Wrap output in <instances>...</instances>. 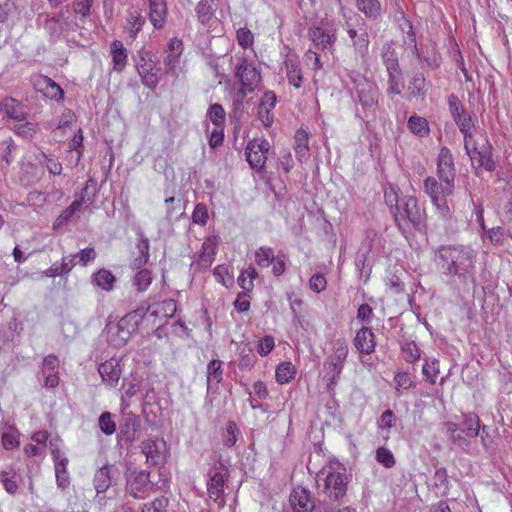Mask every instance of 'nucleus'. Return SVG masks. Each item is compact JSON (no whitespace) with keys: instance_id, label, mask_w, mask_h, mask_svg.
Returning a JSON list of instances; mask_svg holds the SVG:
<instances>
[{"instance_id":"nucleus-23","label":"nucleus","mask_w":512,"mask_h":512,"mask_svg":"<svg viewBox=\"0 0 512 512\" xmlns=\"http://www.w3.org/2000/svg\"><path fill=\"white\" fill-rule=\"evenodd\" d=\"M357 9L369 21L378 23L383 18V8L379 0H355Z\"/></svg>"},{"instance_id":"nucleus-13","label":"nucleus","mask_w":512,"mask_h":512,"mask_svg":"<svg viewBox=\"0 0 512 512\" xmlns=\"http://www.w3.org/2000/svg\"><path fill=\"white\" fill-rule=\"evenodd\" d=\"M119 476V469L112 464L100 467L94 475L93 483L97 494L106 492Z\"/></svg>"},{"instance_id":"nucleus-49","label":"nucleus","mask_w":512,"mask_h":512,"mask_svg":"<svg viewBox=\"0 0 512 512\" xmlns=\"http://www.w3.org/2000/svg\"><path fill=\"white\" fill-rule=\"evenodd\" d=\"M79 203L80 201H73L65 210H63L55 220L53 228L55 229L67 224L75 215V213L81 209Z\"/></svg>"},{"instance_id":"nucleus-10","label":"nucleus","mask_w":512,"mask_h":512,"mask_svg":"<svg viewBox=\"0 0 512 512\" xmlns=\"http://www.w3.org/2000/svg\"><path fill=\"white\" fill-rule=\"evenodd\" d=\"M437 174L441 181L447 183V192L454 189L456 171L452 153L447 147H442L438 154Z\"/></svg>"},{"instance_id":"nucleus-18","label":"nucleus","mask_w":512,"mask_h":512,"mask_svg":"<svg viewBox=\"0 0 512 512\" xmlns=\"http://www.w3.org/2000/svg\"><path fill=\"white\" fill-rule=\"evenodd\" d=\"M141 429V419L138 415L128 413L123 416V422L119 425L120 435L128 443L137 439V433Z\"/></svg>"},{"instance_id":"nucleus-43","label":"nucleus","mask_w":512,"mask_h":512,"mask_svg":"<svg viewBox=\"0 0 512 512\" xmlns=\"http://www.w3.org/2000/svg\"><path fill=\"white\" fill-rule=\"evenodd\" d=\"M295 373V366L291 362H281L276 368V381L280 384L288 383L294 378Z\"/></svg>"},{"instance_id":"nucleus-32","label":"nucleus","mask_w":512,"mask_h":512,"mask_svg":"<svg viewBox=\"0 0 512 512\" xmlns=\"http://www.w3.org/2000/svg\"><path fill=\"white\" fill-rule=\"evenodd\" d=\"M447 183L441 184L433 177H427L424 181V190L433 201L436 198L446 197L451 195L453 189L447 192Z\"/></svg>"},{"instance_id":"nucleus-17","label":"nucleus","mask_w":512,"mask_h":512,"mask_svg":"<svg viewBox=\"0 0 512 512\" xmlns=\"http://www.w3.org/2000/svg\"><path fill=\"white\" fill-rule=\"evenodd\" d=\"M54 464L57 486L66 489L70 485V477L67 471L68 459L63 456L58 448L51 451Z\"/></svg>"},{"instance_id":"nucleus-39","label":"nucleus","mask_w":512,"mask_h":512,"mask_svg":"<svg viewBox=\"0 0 512 512\" xmlns=\"http://www.w3.org/2000/svg\"><path fill=\"white\" fill-rule=\"evenodd\" d=\"M215 0H200L197 4L195 10L197 13V17L199 22L202 24H207L213 17L215 13L214 8Z\"/></svg>"},{"instance_id":"nucleus-36","label":"nucleus","mask_w":512,"mask_h":512,"mask_svg":"<svg viewBox=\"0 0 512 512\" xmlns=\"http://www.w3.org/2000/svg\"><path fill=\"white\" fill-rule=\"evenodd\" d=\"M97 194V181L90 177L85 186L81 189L80 193L74 201H80V208L84 203L92 204L95 201Z\"/></svg>"},{"instance_id":"nucleus-64","label":"nucleus","mask_w":512,"mask_h":512,"mask_svg":"<svg viewBox=\"0 0 512 512\" xmlns=\"http://www.w3.org/2000/svg\"><path fill=\"white\" fill-rule=\"evenodd\" d=\"M168 502L166 497L156 498L148 505H145L143 512H167Z\"/></svg>"},{"instance_id":"nucleus-33","label":"nucleus","mask_w":512,"mask_h":512,"mask_svg":"<svg viewBox=\"0 0 512 512\" xmlns=\"http://www.w3.org/2000/svg\"><path fill=\"white\" fill-rule=\"evenodd\" d=\"M139 240L136 245L139 255L132 261L131 265L134 269L143 267L149 259V239L144 236L142 231H139Z\"/></svg>"},{"instance_id":"nucleus-40","label":"nucleus","mask_w":512,"mask_h":512,"mask_svg":"<svg viewBox=\"0 0 512 512\" xmlns=\"http://www.w3.org/2000/svg\"><path fill=\"white\" fill-rule=\"evenodd\" d=\"M41 84L43 85L41 90L43 91L45 97L56 101L63 99V89L51 78L43 77Z\"/></svg>"},{"instance_id":"nucleus-38","label":"nucleus","mask_w":512,"mask_h":512,"mask_svg":"<svg viewBox=\"0 0 512 512\" xmlns=\"http://www.w3.org/2000/svg\"><path fill=\"white\" fill-rule=\"evenodd\" d=\"M388 89L387 92L393 95H400L404 87L403 73L401 68L387 71Z\"/></svg>"},{"instance_id":"nucleus-55","label":"nucleus","mask_w":512,"mask_h":512,"mask_svg":"<svg viewBox=\"0 0 512 512\" xmlns=\"http://www.w3.org/2000/svg\"><path fill=\"white\" fill-rule=\"evenodd\" d=\"M151 281V272L148 269H141L136 273L133 284L139 292H143L149 287Z\"/></svg>"},{"instance_id":"nucleus-47","label":"nucleus","mask_w":512,"mask_h":512,"mask_svg":"<svg viewBox=\"0 0 512 512\" xmlns=\"http://www.w3.org/2000/svg\"><path fill=\"white\" fill-rule=\"evenodd\" d=\"M369 257H370L369 255L358 250L356 258H355V266H356L357 270L359 271L360 277L365 278V281H367L369 279L370 273H371V265H370Z\"/></svg>"},{"instance_id":"nucleus-48","label":"nucleus","mask_w":512,"mask_h":512,"mask_svg":"<svg viewBox=\"0 0 512 512\" xmlns=\"http://www.w3.org/2000/svg\"><path fill=\"white\" fill-rule=\"evenodd\" d=\"M257 361L254 351L250 347H244L240 352L238 367L244 371H250Z\"/></svg>"},{"instance_id":"nucleus-44","label":"nucleus","mask_w":512,"mask_h":512,"mask_svg":"<svg viewBox=\"0 0 512 512\" xmlns=\"http://www.w3.org/2000/svg\"><path fill=\"white\" fill-rule=\"evenodd\" d=\"M408 128L412 133L420 137H425L430 132L428 121L425 118L417 115L411 116L409 118Z\"/></svg>"},{"instance_id":"nucleus-52","label":"nucleus","mask_w":512,"mask_h":512,"mask_svg":"<svg viewBox=\"0 0 512 512\" xmlns=\"http://www.w3.org/2000/svg\"><path fill=\"white\" fill-rule=\"evenodd\" d=\"M401 351L404 359L409 363H413L420 359V350L414 341L401 342Z\"/></svg>"},{"instance_id":"nucleus-19","label":"nucleus","mask_w":512,"mask_h":512,"mask_svg":"<svg viewBox=\"0 0 512 512\" xmlns=\"http://www.w3.org/2000/svg\"><path fill=\"white\" fill-rule=\"evenodd\" d=\"M405 24L409 28L407 34L410 39V41L414 44L413 46V53L414 55L420 60L425 63V65L431 69H436L441 64V56L438 54L435 49H432L431 51L427 52L426 56H421V53L419 52V49L416 45V37L415 33L413 31V26L409 20H405Z\"/></svg>"},{"instance_id":"nucleus-62","label":"nucleus","mask_w":512,"mask_h":512,"mask_svg":"<svg viewBox=\"0 0 512 512\" xmlns=\"http://www.w3.org/2000/svg\"><path fill=\"white\" fill-rule=\"evenodd\" d=\"M239 430L235 422L229 421L226 426V433L224 435V445L226 447H232L237 441V434Z\"/></svg>"},{"instance_id":"nucleus-46","label":"nucleus","mask_w":512,"mask_h":512,"mask_svg":"<svg viewBox=\"0 0 512 512\" xmlns=\"http://www.w3.org/2000/svg\"><path fill=\"white\" fill-rule=\"evenodd\" d=\"M275 258L274 250L271 247L261 246L255 252V262L260 267H269L270 264L274 262Z\"/></svg>"},{"instance_id":"nucleus-22","label":"nucleus","mask_w":512,"mask_h":512,"mask_svg":"<svg viewBox=\"0 0 512 512\" xmlns=\"http://www.w3.org/2000/svg\"><path fill=\"white\" fill-rule=\"evenodd\" d=\"M98 372L105 383L112 387L115 386L121 376L119 361L111 358L110 360L101 363L98 367Z\"/></svg>"},{"instance_id":"nucleus-28","label":"nucleus","mask_w":512,"mask_h":512,"mask_svg":"<svg viewBox=\"0 0 512 512\" xmlns=\"http://www.w3.org/2000/svg\"><path fill=\"white\" fill-rule=\"evenodd\" d=\"M207 492L211 499L219 505H223V492H224V477L221 472H215L210 475L207 482Z\"/></svg>"},{"instance_id":"nucleus-6","label":"nucleus","mask_w":512,"mask_h":512,"mask_svg":"<svg viewBox=\"0 0 512 512\" xmlns=\"http://www.w3.org/2000/svg\"><path fill=\"white\" fill-rule=\"evenodd\" d=\"M355 84L358 101L362 106L364 116L368 117L370 113L373 114L375 112L378 106V87L374 82L366 78H361Z\"/></svg>"},{"instance_id":"nucleus-63","label":"nucleus","mask_w":512,"mask_h":512,"mask_svg":"<svg viewBox=\"0 0 512 512\" xmlns=\"http://www.w3.org/2000/svg\"><path fill=\"white\" fill-rule=\"evenodd\" d=\"M422 372L427 379H429V382L431 384H435L436 376L439 373V361L436 359H433L431 362H426L423 365Z\"/></svg>"},{"instance_id":"nucleus-16","label":"nucleus","mask_w":512,"mask_h":512,"mask_svg":"<svg viewBox=\"0 0 512 512\" xmlns=\"http://www.w3.org/2000/svg\"><path fill=\"white\" fill-rule=\"evenodd\" d=\"M353 344L359 353L370 355L376 347L375 334L369 327L363 326L356 332Z\"/></svg>"},{"instance_id":"nucleus-25","label":"nucleus","mask_w":512,"mask_h":512,"mask_svg":"<svg viewBox=\"0 0 512 512\" xmlns=\"http://www.w3.org/2000/svg\"><path fill=\"white\" fill-rule=\"evenodd\" d=\"M345 362L342 360H335L334 357L329 356L324 363V371L327 378V388L329 391L333 390L340 379V375L344 368Z\"/></svg>"},{"instance_id":"nucleus-9","label":"nucleus","mask_w":512,"mask_h":512,"mask_svg":"<svg viewBox=\"0 0 512 512\" xmlns=\"http://www.w3.org/2000/svg\"><path fill=\"white\" fill-rule=\"evenodd\" d=\"M270 143L266 139H253L247 144L245 154L250 167L256 170L264 168Z\"/></svg>"},{"instance_id":"nucleus-54","label":"nucleus","mask_w":512,"mask_h":512,"mask_svg":"<svg viewBox=\"0 0 512 512\" xmlns=\"http://www.w3.org/2000/svg\"><path fill=\"white\" fill-rule=\"evenodd\" d=\"M13 131L16 135L23 139H32L37 132V124L26 121L24 123L15 125L13 127Z\"/></svg>"},{"instance_id":"nucleus-14","label":"nucleus","mask_w":512,"mask_h":512,"mask_svg":"<svg viewBox=\"0 0 512 512\" xmlns=\"http://www.w3.org/2000/svg\"><path fill=\"white\" fill-rule=\"evenodd\" d=\"M0 112L18 122L26 120L28 115L25 105L13 97H5L0 101Z\"/></svg>"},{"instance_id":"nucleus-4","label":"nucleus","mask_w":512,"mask_h":512,"mask_svg":"<svg viewBox=\"0 0 512 512\" xmlns=\"http://www.w3.org/2000/svg\"><path fill=\"white\" fill-rule=\"evenodd\" d=\"M237 64L235 67V77L241 84L240 89L246 92H253L262 81L260 71L248 61L245 55L237 56Z\"/></svg>"},{"instance_id":"nucleus-41","label":"nucleus","mask_w":512,"mask_h":512,"mask_svg":"<svg viewBox=\"0 0 512 512\" xmlns=\"http://www.w3.org/2000/svg\"><path fill=\"white\" fill-rule=\"evenodd\" d=\"M381 59L386 71L400 68L398 55L391 44H384L381 52Z\"/></svg>"},{"instance_id":"nucleus-2","label":"nucleus","mask_w":512,"mask_h":512,"mask_svg":"<svg viewBox=\"0 0 512 512\" xmlns=\"http://www.w3.org/2000/svg\"><path fill=\"white\" fill-rule=\"evenodd\" d=\"M393 217L396 226L402 233L411 228L421 233L427 229L426 209L413 196H403L399 209L394 211Z\"/></svg>"},{"instance_id":"nucleus-12","label":"nucleus","mask_w":512,"mask_h":512,"mask_svg":"<svg viewBox=\"0 0 512 512\" xmlns=\"http://www.w3.org/2000/svg\"><path fill=\"white\" fill-rule=\"evenodd\" d=\"M346 32L349 38L352 40V45L356 55L362 59L366 58L369 54V35L366 28L361 27L359 30L352 27L349 22L345 23Z\"/></svg>"},{"instance_id":"nucleus-20","label":"nucleus","mask_w":512,"mask_h":512,"mask_svg":"<svg viewBox=\"0 0 512 512\" xmlns=\"http://www.w3.org/2000/svg\"><path fill=\"white\" fill-rule=\"evenodd\" d=\"M149 20L155 29H162L166 24L168 9L166 0H148Z\"/></svg>"},{"instance_id":"nucleus-59","label":"nucleus","mask_w":512,"mask_h":512,"mask_svg":"<svg viewBox=\"0 0 512 512\" xmlns=\"http://www.w3.org/2000/svg\"><path fill=\"white\" fill-rule=\"evenodd\" d=\"M216 280L223 284L225 287H229L233 283V277L230 275L229 268L225 265H218L215 267L213 272Z\"/></svg>"},{"instance_id":"nucleus-27","label":"nucleus","mask_w":512,"mask_h":512,"mask_svg":"<svg viewBox=\"0 0 512 512\" xmlns=\"http://www.w3.org/2000/svg\"><path fill=\"white\" fill-rule=\"evenodd\" d=\"M183 52V42L178 38L170 39L168 43V49L166 50V56L164 58V65L167 72L175 70L179 63V58Z\"/></svg>"},{"instance_id":"nucleus-37","label":"nucleus","mask_w":512,"mask_h":512,"mask_svg":"<svg viewBox=\"0 0 512 512\" xmlns=\"http://www.w3.org/2000/svg\"><path fill=\"white\" fill-rule=\"evenodd\" d=\"M92 282L105 291H111L116 277L107 269H100L92 276Z\"/></svg>"},{"instance_id":"nucleus-29","label":"nucleus","mask_w":512,"mask_h":512,"mask_svg":"<svg viewBox=\"0 0 512 512\" xmlns=\"http://www.w3.org/2000/svg\"><path fill=\"white\" fill-rule=\"evenodd\" d=\"M150 310V305L146 303H142L133 311L127 313L124 317L120 319L121 325H126L130 327L132 331L137 332L139 325L142 323L144 317Z\"/></svg>"},{"instance_id":"nucleus-8","label":"nucleus","mask_w":512,"mask_h":512,"mask_svg":"<svg viewBox=\"0 0 512 512\" xmlns=\"http://www.w3.org/2000/svg\"><path fill=\"white\" fill-rule=\"evenodd\" d=\"M466 154L469 156L471 164L476 170V174H479V169H484L488 172H492L496 169V163L492 156V145L488 140L480 147H478L476 143H473L472 151Z\"/></svg>"},{"instance_id":"nucleus-21","label":"nucleus","mask_w":512,"mask_h":512,"mask_svg":"<svg viewBox=\"0 0 512 512\" xmlns=\"http://www.w3.org/2000/svg\"><path fill=\"white\" fill-rule=\"evenodd\" d=\"M308 35L314 45L321 50L330 49L336 41L335 34L327 32L319 25L310 27Z\"/></svg>"},{"instance_id":"nucleus-60","label":"nucleus","mask_w":512,"mask_h":512,"mask_svg":"<svg viewBox=\"0 0 512 512\" xmlns=\"http://www.w3.org/2000/svg\"><path fill=\"white\" fill-rule=\"evenodd\" d=\"M436 207L437 212L444 221H448L452 218V210L449 207L446 197L436 198L432 201Z\"/></svg>"},{"instance_id":"nucleus-7","label":"nucleus","mask_w":512,"mask_h":512,"mask_svg":"<svg viewBox=\"0 0 512 512\" xmlns=\"http://www.w3.org/2000/svg\"><path fill=\"white\" fill-rule=\"evenodd\" d=\"M140 447L146 456V463L151 466L164 464L169 454L166 441L158 437L142 441Z\"/></svg>"},{"instance_id":"nucleus-34","label":"nucleus","mask_w":512,"mask_h":512,"mask_svg":"<svg viewBox=\"0 0 512 512\" xmlns=\"http://www.w3.org/2000/svg\"><path fill=\"white\" fill-rule=\"evenodd\" d=\"M111 54L113 60V69L121 72L127 63V53L123 44L119 40H114L111 43Z\"/></svg>"},{"instance_id":"nucleus-42","label":"nucleus","mask_w":512,"mask_h":512,"mask_svg":"<svg viewBox=\"0 0 512 512\" xmlns=\"http://www.w3.org/2000/svg\"><path fill=\"white\" fill-rule=\"evenodd\" d=\"M285 67L289 83L295 88H300L302 85L303 76L299 64L296 61L287 60L285 61Z\"/></svg>"},{"instance_id":"nucleus-53","label":"nucleus","mask_w":512,"mask_h":512,"mask_svg":"<svg viewBox=\"0 0 512 512\" xmlns=\"http://www.w3.org/2000/svg\"><path fill=\"white\" fill-rule=\"evenodd\" d=\"M348 344L344 338H338L332 342V353L330 356L334 357L335 360H342L346 362L348 356Z\"/></svg>"},{"instance_id":"nucleus-1","label":"nucleus","mask_w":512,"mask_h":512,"mask_svg":"<svg viewBox=\"0 0 512 512\" xmlns=\"http://www.w3.org/2000/svg\"><path fill=\"white\" fill-rule=\"evenodd\" d=\"M477 252L461 244L442 245L436 253L440 271L448 277H457L463 285L475 284V261Z\"/></svg>"},{"instance_id":"nucleus-26","label":"nucleus","mask_w":512,"mask_h":512,"mask_svg":"<svg viewBox=\"0 0 512 512\" xmlns=\"http://www.w3.org/2000/svg\"><path fill=\"white\" fill-rule=\"evenodd\" d=\"M384 242L382 235L374 230H368L359 250L369 256L370 254H379L384 248Z\"/></svg>"},{"instance_id":"nucleus-31","label":"nucleus","mask_w":512,"mask_h":512,"mask_svg":"<svg viewBox=\"0 0 512 512\" xmlns=\"http://www.w3.org/2000/svg\"><path fill=\"white\" fill-rule=\"evenodd\" d=\"M408 90L412 97L424 100L427 94V81L420 72L415 73L409 81Z\"/></svg>"},{"instance_id":"nucleus-57","label":"nucleus","mask_w":512,"mask_h":512,"mask_svg":"<svg viewBox=\"0 0 512 512\" xmlns=\"http://www.w3.org/2000/svg\"><path fill=\"white\" fill-rule=\"evenodd\" d=\"M98 425L100 430L106 435H112L116 431V423L113 421L110 412H103L100 415Z\"/></svg>"},{"instance_id":"nucleus-15","label":"nucleus","mask_w":512,"mask_h":512,"mask_svg":"<svg viewBox=\"0 0 512 512\" xmlns=\"http://www.w3.org/2000/svg\"><path fill=\"white\" fill-rule=\"evenodd\" d=\"M448 106L449 112L459 130H463L465 127H468V124L474 122L455 94L448 96Z\"/></svg>"},{"instance_id":"nucleus-3","label":"nucleus","mask_w":512,"mask_h":512,"mask_svg":"<svg viewBox=\"0 0 512 512\" xmlns=\"http://www.w3.org/2000/svg\"><path fill=\"white\" fill-rule=\"evenodd\" d=\"M126 492L136 499H144L153 489L150 472L135 467L132 463L125 469Z\"/></svg>"},{"instance_id":"nucleus-24","label":"nucleus","mask_w":512,"mask_h":512,"mask_svg":"<svg viewBox=\"0 0 512 512\" xmlns=\"http://www.w3.org/2000/svg\"><path fill=\"white\" fill-rule=\"evenodd\" d=\"M290 502L295 512H311L314 503L310 499V493L305 488H295L290 495Z\"/></svg>"},{"instance_id":"nucleus-5","label":"nucleus","mask_w":512,"mask_h":512,"mask_svg":"<svg viewBox=\"0 0 512 512\" xmlns=\"http://www.w3.org/2000/svg\"><path fill=\"white\" fill-rule=\"evenodd\" d=\"M139 57L137 71L142 83L150 89H155L160 81V68L155 55L150 51H141Z\"/></svg>"},{"instance_id":"nucleus-45","label":"nucleus","mask_w":512,"mask_h":512,"mask_svg":"<svg viewBox=\"0 0 512 512\" xmlns=\"http://www.w3.org/2000/svg\"><path fill=\"white\" fill-rule=\"evenodd\" d=\"M115 328L116 334L111 335V341L117 346L125 345L127 341L130 339L131 335L136 333L135 331H132L130 327L126 325H121L120 320L116 324Z\"/></svg>"},{"instance_id":"nucleus-58","label":"nucleus","mask_w":512,"mask_h":512,"mask_svg":"<svg viewBox=\"0 0 512 512\" xmlns=\"http://www.w3.org/2000/svg\"><path fill=\"white\" fill-rule=\"evenodd\" d=\"M385 203L389 206L390 213L394 216V211H397L403 196H399L394 187H390L384 193Z\"/></svg>"},{"instance_id":"nucleus-56","label":"nucleus","mask_w":512,"mask_h":512,"mask_svg":"<svg viewBox=\"0 0 512 512\" xmlns=\"http://www.w3.org/2000/svg\"><path fill=\"white\" fill-rule=\"evenodd\" d=\"M209 119L213 122L217 127H222L225 122V110L222 105L215 103L212 104L207 113Z\"/></svg>"},{"instance_id":"nucleus-35","label":"nucleus","mask_w":512,"mask_h":512,"mask_svg":"<svg viewBox=\"0 0 512 512\" xmlns=\"http://www.w3.org/2000/svg\"><path fill=\"white\" fill-rule=\"evenodd\" d=\"M462 425L464 429L462 432H465L467 437L475 438L480 433L481 421L477 414L475 413H465L463 414Z\"/></svg>"},{"instance_id":"nucleus-50","label":"nucleus","mask_w":512,"mask_h":512,"mask_svg":"<svg viewBox=\"0 0 512 512\" xmlns=\"http://www.w3.org/2000/svg\"><path fill=\"white\" fill-rule=\"evenodd\" d=\"M247 92L244 89H239L232 102L233 110L230 114V117L235 119L236 121H239L243 115L244 112V100L246 97Z\"/></svg>"},{"instance_id":"nucleus-11","label":"nucleus","mask_w":512,"mask_h":512,"mask_svg":"<svg viewBox=\"0 0 512 512\" xmlns=\"http://www.w3.org/2000/svg\"><path fill=\"white\" fill-rule=\"evenodd\" d=\"M348 477L340 472H329L325 478L324 492L330 500L341 501L346 496Z\"/></svg>"},{"instance_id":"nucleus-51","label":"nucleus","mask_w":512,"mask_h":512,"mask_svg":"<svg viewBox=\"0 0 512 512\" xmlns=\"http://www.w3.org/2000/svg\"><path fill=\"white\" fill-rule=\"evenodd\" d=\"M127 22L130 26V35L135 38L137 33L141 30L145 23V18L137 10H130L128 13Z\"/></svg>"},{"instance_id":"nucleus-30","label":"nucleus","mask_w":512,"mask_h":512,"mask_svg":"<svg viewBox=\"0 0 512 512\" xmlns=\"http://www.w3.org/2000/svg\"><path fill=\"white\" fill-rule=\"evenodd\" d=\"M222 362L217 359L211 360L207 365V390L218 388V384L222 381Z\"/></svg>"},{"instance_id":"nucleus-61","label":"nucleus","mask_w":512,"mask_h":512,"mask_svg":"<svg viewBox=\"0 0 512 512\" xmlns=\"http://www.w3.org/2000/svg\"><path fill=\"white\" fill-rule=\"evenodd\" d=\"M376 460L385 468H391L395 465V458L393 453L384 447L377 449Z\"/></svg>"}]
</instances>
